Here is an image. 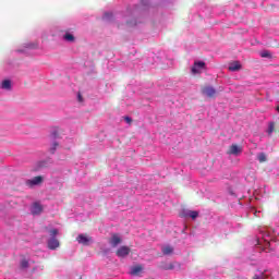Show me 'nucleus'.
I'll return each mask as SVG.
<instances>
[{"label":"nucleus","instance_id":"obj_1","mask_svg":"<svg viewBox=\"0 0 279 279\" xmlns=\"http://www.w3.org/2000/svg\"><path fill=\"white\" fill-rule=\"evenodd\" d=\"M271 241H274L271 233L269 231H262V240H257L256 246L265 251L267 247H271Z\"/></svg>","mask_w":279,"mask_h":279},{"label":"nucleus","instance_id":"obj_2","mask_svg":"<svg viewBox=\"0 0 279 279\" xmlns=\"http://www.w3.org/2000/svg\"><path fill=\"white\" fill-rule=\"evenodd\" d=\"M49 235L50 239L48 240V248L49 250H58V247H60V241H58V239H56V236H58V229L52 228L49 231Z\"/></svg>","mask_w":279,"mask_h":279},{"label":"nucleus","instance_id":"obj_3","mask_svg":"<svg viewBox=\"0 0 279 279\" xmlns=\"http://www.w3.org/2000/svg\"><path fill=\"white\" fill-rule=\"evenodd\" d=\"M34 49H38L37 43H27L24 44L23 48L17 49V53H24L25 56H29Z\"/></svg>","mask_w":279,"mask_h":279},{"label":"nucleus","instance_id":"obj_4","mask_svg":"<svg viewBox=\"0 0 279 279\" xmlns=\"http://www.w3.org/2000/svg\"><path fill=\"white\" fill-rule=\"evenodd\" d=\"M45 182V179L43 177H34L33 179H28L25 181L26 186L28 189H34V186H40V184Z\"/></svg>","mask_w":279,"mask_h":279},{"label":"nucleus","instance_id":"obj_5","mask_svg":"<svg viewBox=\"0 0 279 279\" xmlns=\"http://www.w3.org/2000/svg\"><path fill=\"white\" fill-rule=\"evenodd\" d=\"M206 69V63L204 61H196L194 62V65L192 66V73L193 75H197V73H202Z\"/></svg>","mask_w":279,"mask_h":279},{"label":"nucleus","instance_id":"obj_6","mask_svg":"<svg viewBox=\"0 0 279 279\" xmlns=\"http://www.w3.org/2000/svg\"><path fill=\"white\" fill-rule=\"evenodd\" d=\"M76 241L81 244V245H85L88 246L92 243H94L93 238H88L84 234H78V236L76 238Z\"/></svg>","mask_w":279,"mask_h":279},{"label":"nucleus","instance_id":"obj_7","mask_svg":"<svg viewBox=\"0 0 279 279\" xmlns=\"http://www.w3.org/2000/svg\"><path fill=\"white\" fill-rule=\"evenodd\" d=\"M228 154L230 156H241V154H243V148L233 144V145L230 146V149H229Z\"/></svg>","mask_w":279,"mask_h":279},{"label":"nucleus","instance_id":"obj_8","mask_svg":"<svg viewBox=\"0 0 279 279\" xmlns=\"http://www.w3.org/2000/svg\"><path fill=\"white\" fill-rule=\"evenodd\" d=\"M181 215L182 217H190V219H196L197 217H199V211L183 209Z\"/></svg>","mask_w":279,"mask_h":279},{"label":"nucleus","instance_id":"obj_9","mask_svg":"<svg viewBox=\"0 0 279 279\" xmlns=\"http://www.w3.org/2000/svg\"><path fill=\"white\" fill-rule=\"evenodd\" d=\"M202 93L205 97H215V95H217V89L213 86H206L202 89Z\"/></svg>","mask_w":279,"mask_h":279},{"label":"nucleus","instance_id":"obj_10","mask_svg":"<svg viewBox=\"0 0 279 279\" xmlns=\"http://www.w3.org/2000/svg\"><path fill=\"white\" fill-rule=\"evenodd\" d=\"M129 255H130V247L128 246H121L117 251V256H119V258H125V256H129Z\"/></svg>","mask_w":279,"mask_h":279},{"label":"nucleus","instance_id":"obj_11","mask_svg":"<svg viewBox=\"0 0 279 279\" xmlns=\"http://www.w3.org/2000/svg\"><path fill=\"white\" fill-rule=\"evenodd\" d=\"M241 69H243V65H241L239 61L229 63V71H231V73H236V71H241Z\"/></svg>","mask_w":279,"mask_h":279},{"label":"nucleus","instance_id":"obj_12","mask_svg":"<svg viewBox=\"0 0 279 279\" xmlns=\"http://www.w3.org/2000/svg\"><path fill=\"white\" fill-rule=\"evenodd\" d=\"M63 40L65 43H74L75 35L73 34V31H65V33L63 34Z\"/></svg>","mask_w":279,"mask_h":279},{"label":"nucleus","instance_id":"obj_13","mask_svg":"<svg viewBox=\"0 0 279 279\" xmlns=\"http://www.w3.org/2000/svg\"><path fill=\"white\" fill-rule=\"evenodd\" d=\"M31 213L32 215H40V213H43V205H40V203H34L31 206Z\"/></svg>","mask_w":279,"mask_h":279},{"label":"nucleus","instance_id":"obj_14","mask_svg":"<svg viewBox=\"0 0 279 279\" xmlns=\"http://www.w3.org/2000/svg\"><path fill=\"white\" fill-rule=\"evenodd\" d=\"M109 243L111 247H117V245H120L121 243V236H119V234H113L109 240Z\"/></svg>","mask_w":279,"mask_h":279},{"label":"nucleus","instance_id":"obj_15","mask_svg":"<svg viewBox=\"0 0 279 279\" xmlns=\"http://www.w3.org/2000/svg\"><path fill=\"white\" fill-rule=\"evenodd\" d=\"M143 272V266L136 265L131 267L130 275L131 276H140Z\"/></svg>","mask_w":279,"mask_h":279},{"label":"nucleus","instance_id":"obj_16","mask_svg":"<svg viewBox=\"0 0 279 279\" xmlns=\"http://www.w3.org/2000/svg\"><path fill=\"white\" fill-rule=\"evenodd\" d=\"M0 88L2 90H12V81L11 80H4L2 81Z\"/></svg>","mask_w":279,"mask_h":279},{"label":"nucleus","instance_id":"obj_17","mask_svg":"<svg viewBox=\"0 0 279 279\" xmlns=\"http://www.w3.org/2000/svg\"><path fill=\"white\" fill-rule=\"evenodd\" d=\"M20 269L21 271H27V269H29V260L25 258L20 260Z\"/></svg>","mask_w":279,"mask_h":279},{"label":"nucleus","instance_id":"obj_18","mask_svg":"<svg viewBox=\"0 0 279 279\" xmlns=\"http://www.w3.org/2000/svg\"><path fill=\"white\" fill-rule=\"evenodd\" d=\"M162 254L169 256V254H173V248L170 245H166L161 248Z\"/></svg>","mask_w":279,"mask_h":279},{"label":"nucleus","instance_id":"obj_19","mask_svg":"<svg viewBox=\"0 0 279 279\" xmlns=\"http://www.w3.org/2000/svg\"><path fill=\"white\" fill-rule=\"evenodd\" d=\"M257 160L258 162H267V155L265 153H258Z\"/></svg>","mask_w":279,"mask_h":279},{"label":"nucleus","instance_id":"obj_20","mask_svg":"<svg viewBox=\"0 0 279 279\" xmlns=\"http://www.w3.org/2000/svg\"><path fill=\"white\" fill-rule=\"evenodd\" d=\"M58 142H56V141H53L52 143H51V146H50V148H49V151L51 153V154H56V149H58Z\"/></svg>","mask_w":279,"mask_h":279},{"label":"nucleus","instance_id":"obj_21","mask_svg":"<svg viewBox=\"0 0 279 279\" xmlns=\"http://www.w3.org/2000/svg\"><path fill=\"white\" fill-rule=\"evenodd\" d=\"M274 128H275L274 122H269V123H268V129H267V134H268L269 136H271V134H274Z\"/></svg>","mask_w":279,"mask_h":279},{"label":"nucleus","instance_id":"obj_22","mask_svg":"<svg viewBox=\"0 0 279 279\" xmlns=\"http://www.w3.org/2000/svg\"><path fill=\"white\" fill-rule=\"evenodd\" d=\"M102 21H112V12H106L102 16Z\"/></svg>","mask_w":279,"mask_h":279},{"label":"nucleus","instance_id":"obj_23","mask_svg":"<svg viewBox=\"0 0 279 279\" xmlns=\"http://www.w3.org/2000/svg\"><path fill=\"white\" fill-rule=\"evenodd\" d=\"M260 57L262 58H271V53H269V51L265 50L260 52Z\"/></svg>","mask_w":279,"mask_h":279},{"label":"nucleus","instance_id":"obj_24","mask_svg":"<svg viewBox=\"0 0 279 279\" xmlns=\"http://www.w3.org/2000/svg\"><path fill=\"white\" fill-rule=\"evenodd\" d=\"M265 278H267V275H265V272H260L259 275H255L253 277V279H265Z\"/></svg>","mask_w":279,"mask_h":279},{"label":"nucleus","instance_id":"obj_25","mask_svg":"<svg viewBox=\"0 0 279 279\" xmlns=\"http://www.w3.org/2000/svg\"><path fill=\"white\" fill-rule=\"evenodd\" d=\"M50 138L52 141H56V138H58V131H53L51 134H50Z\"/></svg>","mask_w":279,"mask_h":279},{"label":"nucleus","instance_id":"obj_26","mask_svg":"<svg viewBox=\"0 0 279 279\" xmlns=\"http://www.w3.org/2000/svg\"><path fill=\"white\" fill-rule=\"evenodd\" d=\"M141 4L144 7H147V5H149V0H142Z\"/></svg>","mask_w":279,"mask_h":279},{"label":"nucleus","instance_id":"obj_27","mask_svg":"<svg viewBox=\"0 0 279 279\" xmlns=\"http://www.w3.org/2000/svg\"><path fill=\"white\" fill-rule=\"evenodd\" d=\"M77 100L82 104V101H84V98L82 97V94H77Z\"/></svg>","mask_w":279,"mask_h":279},{"label":"nucleus","instance_id":"obj_28","mask_svg":"<svg viewBox=\"0 0 279 279\" xmlns=\"http://www.w3.org/2000/svg\"><path fill=\"white\" fill-rule=\"evenodd\" d=\"M124 121L130 124V123H132V118H130V117H124Z\"/></svg>","mask_w":279,"mask_h":279},{"label":"nucleus","instance_id":"obj_29","mask_svg":"<svg viewBox=\"0 0 279 279\" xmlns=\"http://www.w3.org/2000/svg\"><path fill=\"white\" fill-rule=\"evenodd\" d=\"M167 269H173V264H170Z\"/></svg>","mask_w":279,"mask_h":279},{"label":"nucleus","instance_id":"obj_30","mask_svg":"<svg viewBox=\"0 0 279 279\" xmlns=\"http://www.w3.org/2000/svg\"><path fill=\"white\" fill-rule=\"evenodd\" d=\"M277 112H279V107H277Z\"/></svg>","mask_w":279,"mask_h":279}]
</instances>
